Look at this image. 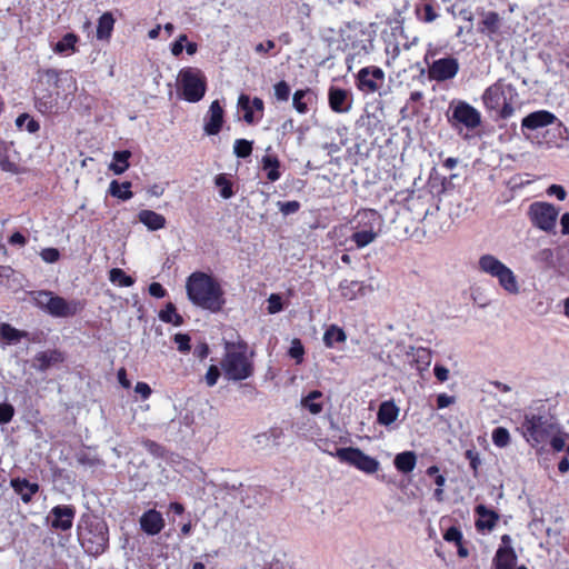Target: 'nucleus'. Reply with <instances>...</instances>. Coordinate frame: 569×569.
Segmentation results:
<instances>
[{"instance_id":"c9c22d12","label":"nucleus","mask_w":569,"mask_h":569,"mask_svg":"<svg viewBox=\"0 0 569 569\" xmlns=\"http://www.w3.org/2000/svg\"><path fill=\"white\" fill-rule=\"evenodd\" d=\"M159 319L166 323H172L173 326H181L183 318L177 312V308L172 302H168L166 307L160 310Z\"/></svg>"},{"instance_id":"2eb2a0df","label":"nucleus","mask_w":569,"mask_h":569,"mask_svg":"<svg viewBox=\"0 0 569 569\" xmlns=\"http://www.w3.org/2000/svg\"><path fill=\"white\" fill-rule=\"evenodd\" d=\"M238 106L243 111V121L248 124L258 123L263 118L264 103L259 97L252 100L247 94H240Z\"/></svg>"},{"instance_id":"1a4fd4ad","label":"nucleus","mask_w":569,"mask_h":569,"mask_svg":"<svg viewBox=\"0 0 569 569\" xmlns=\"http://www.w3.org/2000/svg\"><path fill=\"white\" fill-rule=\"evenodd\" d=\"M436 54L437 49L430 44L425 54V62L428 66L429 79L438 82L453 79L459 71L458 60L453 57H447L430 62V59Z\"/></svg>"},{"instance_id":"6e6d98bb","label":"nucleus","mask_w":569,"mask_h":569,"mask_svg":"<svg viewBox=\"0 0 569 569\" xmlns=\"http://www.w3.org/2000/svg\"><path fill=\"white\" fill-rule=\"evenodd\" d=\"M279 210L284 214H292L300 210V202L297 200L286 201V202H278Z\"/></svg>"},{"instance_id":"c756f323","label":"nucleus","mask_w":569,"mask_h":569,"mask_svg":"<svg viewBox=\"0 0 569 569\" xmlns=\"http://www.w3.org/2000/svg\"><path fill=\"white\" fill-rule=\"evenodd\" d=\"M312 91L311 89H299L293 93L292 106L298 113L305 114L309 111L311 103Z\"/></svg>"},{"instance_id":"49530a36","label":"nucleus","mask_w":569,"mask_h":569,"mask_svg":"<svg viewBox=\"0 0 569 569\" xmlns=\"http://www.w3.org/2000/svg\"><path fill=\"white\" fill-rule=\"evenodd\" d=\"M492 441L499 448H505L510 443V433L503 427H498L492 431Z\"/></svg>"},{"instance_id":"9d476101","label":"nucleus","mask_w":569,"mask_h":569,"mask_svg":"<svg viewBox=\"0 0 569 569\" xmlns=\"http://www.w3.org/2000/svg\"><path fill=\"white\" fill-rule=\"evenodd\" d=\"M383 219L372 209L358 211V248L372 242L382 230Z\"/></svg>"},{"instance_id":"69168bd1","label":"nucleus","mask_w":569,"mask_h":569,"mask_svg":"<svg viewBox=\"0 0 569 569\" xmlns=\"http://www.w3.org/2000/svg\"><path fill=\"white\" fill-rule=\"evenodd\" d=\"M445 540L449 542L460 543L462 539L461 531L456 527H450L443 535Z\"/></svg>"},{"instance_id":"0eeeda50","label":"nucleus","mask_w":569,"mask_h":569,"mask_svg":"<svg viewBox=\"0 0 569 569\" xmlns=\"http://www.w3.org/2000/svg\"><path fill=\"white\" fill-rule=\"evenodd\" d=\"M179 81L186 101L194 103L204 97L207 79L201 70L191 67L183 68L179 72Z\"/></svg>"},{"instance_id":"5fc2aeb1","label":"nucleus","mask_w":569,"mask_h":569,"mask_svg":"<svg viewBox=\"0 0 569 569\" xmlns=\"http://www.w3.org/2000/svg\"><path fill=\"white\" fill-rule=\"evenodd\" d=\"M32 300L34 305L43 310H46V301H48L51 296V291L48 290H38L32 291L31 293Z\"/></svg>"},{"instance_id":"37998d69","label":"nucleus","mask_w":569,"mask_h":569,"mask_svg":"<svg viewBox=\"0 0 569 569\" xmlns=\"http://www.w3.org/2000/svg\"><path fill=\"white\" fill-rule=\"evenodd\" d=\"M252 149L253 142L247 139H237L233 143V153L241 159L250 157Z\"/></svg>"},{"instance_id":"7ed1b4c3","label":"nucleus","mask_w":569,"mask_h":569,"mask_svg":"<svg viewBox=\"0 0 569 569\" xmlns=\"http://www.w3.org/2000/svg\"><path fill=\"white\" fill-rule=\"evenodd\" d=\"M226 353L221 367L230 380L240 381L253 375V361L248 355V345L244 341L226 342Z\"/></svg>"},{"instance_id":"680f3d73","label":"nucleus","mask_w":569,"mask_h":569,"mask_svg":"<svg viewBox=\"0 0 569 569\" xmlns=\"http://www.w3.org/2000/svg\"><path fill=\"white\" fill-rule=\"evenodd\" d=\"M282 300L281 297L277 293L270 295L268 299V312L271 315H274L277 312H280L282 310Z\"/></svg>"},{"instance_id":"c85d7f7f","label":"nucleus","mask_w":569,"mask_h":569,"mask_svg":"<svg viewBox=\"0 0 569 569\" xmlns=\"http://www.w3.org/2000/svg\"><path fill=\"white\" fill-rule=\"evenodd\" d=\"M393 465L399 472L409 473L417 465V456L413 451H403L395 457Z\"/></svg>"},{"instance_id":"20e7f679","label":"nucleus","mask_w":569,"mask_h":569,"mask_svg":"<svg viewBox=\"0 0 569 569\" xmlns=\"http://www.w3.org/2000/svg\"><path fill=\"white\" fill-rule=\"evenodd\" d=\"M558 429V420L547 411L526 412L521 425L522 435L532 447L547 442Z\"/></svg>"},{"instance_id":"dca6fc26","label":"nucleus","mask_w":569,"mask_h":569,"mask_svg":"<svg viewBox=\"0 0 569 569\" xmlns=\"http://www.w3.org/2000/svg\"><path fill=\"white\" fill-rule=\"evenodd\" d=\"M34 107L44 114L51 116L59 112V92L54 90L38 89L33 90Z\"/></svg>"},{"instance_id":"4be33fe9","label":"nucleus","mask_w":569,"mask_h":569,"mask_svg":"<svg viewBox=\"0 0 569 569\" xmlns=\"http://www.w3.org/2000/svg\"><path fill=\"white\" fill-rule=\"evenodd\" d=\"M61 72L57 69H39L34 80L33 90L47 89L54 90L58 88Z\"/></svg>"},{"instance_id":"f257e3e1","label":"nucleus","mask_w":569,"mask_h":569,"mask_svg":"<svg viewBox=\"0 0 569 569\" xmlns=\"http://www.w3.org/2000/svg\"><path fill=\"white\" fill-rule=\"evenodd\" d=\"M190 302L204 310L219 312L226 303L224 291L219 281L203 271L192 272L186 281Z\"/></svg>"},{"instance_id":"4c0bfd02","label":"nucleus","mask_w":569,"mask_h":569,"mask_svg":"<svg viewBox=\"0 0 569 569\" xmlns=\"http://www.w3.org/2000/svg\"><path fill=\"white\" fill-rule=\"evenodd\" d=\"M496 561L498 569H511L515 561V553L511 548L501 547L497 550Z\"/></svg>"},{"instance_id":"a211bd4d","label":"nucleus","mask_w":569,"mask_h":569,"mask_svg":"<svg viewBox=\"0 0 569 569\" xmlns=\"http://www.w3.org/2000/svg\"><path fill=\"white\" fill-rule=\"evenodd\" d=\"M223 109L218 100L211 102L204 122V131L209 136L218 134L223 126Z\"/></svg>"},{"instance_id":"423d86ee","label":"nucleus","mask_w":569,"mask_h":569,"mask_svg":"<svg viewBox=\"0 0 569 569\" xmlns=\"http://www.w3.org/2000/svg\"><path fill=\"white\" fill-rule=\"evenodd\" d=\"M478 269L496 278L507 293L518 295L520 292L519 282L513 271L493 254H482L478 260Z\"/></svg>"},{"instance_id":"72a5a7b5","label":"nucleus","mask_w":569,"mask_h":569,"mask_svg":"<svg viewBox=\"0 0 569 569\" xmlns=\"http://www.w3.org/2000/svg\"><path fill=\"white\" fill-rule=\"evenodd\" d=\"M28 332L18 330L9 323L0 325V339L4 340L7 343H17L22 338H27Z\"/></svg>"},{"instance_id":"bf43d9fd","label":"nucleus","mask_w":569,"mask_h":569,"mask_svg":"<svg viewBox=\"0 0 569 569\" xmlns=\"http://www.w3.org/2000/svg\"><path fill=\"white\" fill-rule=\"evenodd\" d=\"M465 456L469 460L470 468L472 469L473 475L477 476L478 469L481 465L479 453L475 449H469L466 451Z\"/></svg>"},{"instance_id":"2f4dec72","label":"nucleus","mask_w":569,"mask_h":569,"mask_svg":"<svg viewBox=\"0 0 569 569\" xmlns=\"http://www.w3.org/2000/svg\"><path fill=\"white\" fill-rule=\"evenodd\" d=\"M131 186L130 181L120 183L118 180H112L109 184L108 193L122 201H127L133 197Z\"/></svg>"},{"instance_id":"c03bdc74","label":"nucleus","mask_w":569,"mask_h":569,"mask_svg":"<svg viewBox=\"0 0 569 569\" xmlns=\"http://www.w3.org/2000/svg\"><path fill=\"white\" fill-rule=\"evenodd\" d=\"M411 357L412 361L417 362L419 366L423 368L429 367L432 358L431 350L427 348H411Z\"/></svg>"},{"instance_id":"f03ea898","label":"nucleus","mask_w":569,"mask_h":569,"mask_svg":"<svg viewBox=\"0 0 569 569\" xmlns=\"http://www.w3.org/2000/svg\"><path fill=\"white\" fill-rule=\"evenodd\" d=\"M78 540L83 550L98 557L109 547V528L104 520L97 516L84 513L77 525Z\"/></svg>"},{"instance_id":"052dcab7","label":"nucleus","mask_w":569,"mask_h":569,"mask_svg":"<svg viewBox=\"0 0 569 569\" xmlns=\"http://www.w3.org/2000/svg\"><path fill=\"white\" fill-rule=\"evenodd\" d=\"M40 256L47 263H54L60 259V252L56 248H44L41 250Z\"/></svg>"},{"instance_id":"864d4df0","label":"nucleus","mask_w":569,"mask_h":569,"mask_svg":"<svg viewBox=\"0 0 569 569\" xmlns=\"http://www.w3.org/2000/svg\"><path fill=\"white\" fill-rule=\"evenodd\" d=\"M173 341L177 345V348L182 353H188L191 350V338L187 333H176L173 337Z\"/></svg>"},{"instance_id":"de8ad7c7","label":"nucleus","mask_w":569,"mask_h":569,"mask_svg":"<svg viewBox=\"0 0 569 569\" xmlns=\"http://www.w3.org/2000/svg\"><path fill=\"white\" fill-rule=\"evenodd\" d=\"M288 355L290 358L295 359L298 365L303 361L305 347L300 339L295 338L291 341V346L288 350Z\"/></svg>"},{"instance_id":"6e6552de","label":"nucleus","mask_w":569,"mask_h":569,"mask_svg":"<svg viewBox=\"0 0 569 569\" xmlns=\"http://www.w3.org/2000/svg\"><path fill=\"white\" fill-rule=\"evenodd\" d=\"M559 208L545 201L532 202L527 211L531 224L547 233H555Z\"/></svg>"},{"instance_id":"412c9836","label":"nucleus","mask_w":569,"mask_h":569,"mask_svg":"<svg viewBox=\"0 0 569 569\" xmlns=\"http://www.w3.org/2000/svg\"><path fill=\"white\" fill-rule=\"evenodd\" d=\"M556 120L557 117L553 113L547 110H539L525 117L521 124L527 129L536 130L552 124Z\"/></svg>"},{"instance_id":"8fccbe9b","label":"nucleus","mask_w":569,"mask_h":569,"mask_svg":"<svg viewBox=\"0 0 569 569\" xmlns=\"http://www.w3.org/2000/svg\"><path fill=\"white\" fill-rule=\"evenodd\" d=\"M569 438V435L561 431L559 427L558 432H555L549 440L552 449L557 452L562 451L566 448V440Z\"/></svg>"},{"instance_id":"13d9d810","label":"nucleus","mask_w":569,"mask_h":569,"mask_svg":"<svg viewBox=\"0 0 569 569\" xmlns=\"http://www.w3.org/2000/svg\"><path fill=\"white\" fill-rule=\"evenodd\" d=\"M378 288V283L376 279L370 276L368 281H361L360 286L358 287V296H366L368 293L373 292Z\"/></svg>"},{"instance_id":"0e129e2a","label":"nucleus","mask_w":569,"mask_h":569,"mask_svg":"<svg viewBox=\"0 0 569 569\" xmlns=\"http://www.w3.org/2000/svg\"><path fill=\"white\" fill-rule=\"evenodd\" d=\"M420 19L425 22H432L437 19L438 14L435 11L433 7L429 3H426L420 11Z\"/></svg>"},{"instance_id":"4468645a","label":"nucleus","mask_w":569,"mask_h":569,"mask_svg":"<svg viewBox=\"0 0 569 569\" xmlns=\"http://www.w3.org/2000/svg\"><path fill=\"white\" fill-rule=\"evenodd\" d=\"M479 32L487 36L489 40L497 46L500 44L505 38L502 30V19L497 12H486L479 23Z\"/></svg>"},{"instance_id":"774afa93","label":"nucleus","mask_w":569,"mask_h":569,"mask_svg":"<svg viewBox=\"0 0 569 569\" xmlns=\"http://www.w3.org/2000/svg\"><path fill=\"white\" fill-rule=\"evenodd\" d=\"M134 391L139 393L143 400L148 399L152 392L150 386L142 381L137 382Z\"/></svg>"},{"instance_id":"e2e57ef3","label":"nucleus","mask_w":569,"mask_h":569,"mask_svg":"<svg viewBox=\"0 0 569 569\" xmlns=\"http://www.w3.org/2000/svg\"><path fill=\"white\" fill-rule=\"evenodd\" d=\"M219 377H220L219 368L216 365H211L208 368L207 373L204 376L206 383L209 387H213L218 382Z\"/></svg>"},{"instance_id":"cd10ccee","label":"nucleus","mask_w":569,"mask_h":569,"mask_svg":"<svg viewBox=\"0 0 569 569\" xmlns=\"http://www.w3.org/2000/svg\"><path fill=\"white\" fill-rule=\"evenodd\" d=\"M114 18L111 12H104L98 20L97 39L108 41L111 38L114 28Z\"/></svg>"},{"instance_id":"338daca9","label":"nucleus","mask_w":569,"mask_h":569,"mask_svg":"<svg viewBox=\"0 0 569 569\" xmlns=\"http://www.w3.org/2000/svg\"><path fill=\"white\" fill-rule=\"evenodd\" d=\"M149 293H150V296L160 299V298L166 297L167 290L162 287L161 283L152 282L149 286Z\"/></svg>"},{"instance_id":"473e14b6","label":"nucleus","mask_w":569,"mask_h":569,"mask_svg":"<svg viewBox=\"0 0 569 569\" xmlns=\"http://www.w3.org/2000/svg\"><path fill=\"white\" fill-rule=\"evenodd\" d=\"M322 398V392L312 390L301 399V406L312 415H319L323 409V403L319 401Z\"/></svg>"},{"instance_id":"a878e982","label":"nucleus","mask_w":569,"mask_h":569,"mask_svg":"<svg viewBox=\"0 0 569 569\" xmlns=\"http://www.w3.org/2000/svg\"><path fill=\"white\" fill-rule=\"evenodd\" d=\"M261 167H262V170L266 172V177H267L268 181L274 182L280 179L281 162H280L278 156L269 154V153L264 154L261 158Z\"/></svg>"},{"instance_id":"5701e85b","label":"nucleus","mask_w":569,"mask_h":569,"mask_svg":"<svg viewBox=\"0 0 569 569\" xmlns=\"http://www.w3.org/2000/svg\"><path fill=\"white\" fill-rule=\"evenodd\" d=\"M64 357L59 350L40 351L33 358V368L38 371L44 372L51 366L62 362Z\"/></svg>"},{"instance_id":"a18cd8bd","label":"nucleus","mask_w":569,"mask_h":569,"mask_svg":"<svg viewBox=\"0 0 569 569\" xmlns=\"http://www.w3.org/2000/svg\"><path fill=\"white\" fill-rule=\"evenodd\" d=\"M16 124L18 128H22L26 126V130L30 133H36L40 130V123L30 117L28 113H21L17 120Z\"/></svg>"},{"instance_id":"9b49d317","label":"nucleus","mask_w":569,"mask_h":569,"mask_svg":"<svg viewBox=\"0 0 569 569\" xmlns=\"http://www.w3.org/2000/svg\"><path fill=\"white\" fill-rule=\"evenodd\" d=\"M450 111L449 122L457 130L463 127L471 131L481 124L480 112L466 101L451 102Z\"/></svg>"},{"instance_id":"ea45409f","label":"nucleus","mask_w":569,"mask_h":569,"mask_svg":"<svg viewBox=\"0 0 569 569\" xmlns=\"http://www.w3.org/2000/svg\"><path fill=\"white\" fill-rule=\"evenodd\" d=\"M347 100V93L341 89H331L329 92V103L332 110L335 111H343L345 103Z\"/></svg>"},{"instance_id":"6ab92c4d","label":"nucleus","mask_w":569,"mask_h":569,"mask_svg":"<svg viewBox=\"0 0 569 569\" xmlns=\"http://www.w3.org/2000/svg\"><path fill=\"white\" fill-rule=\"evenodd\" d=\"M140 527L143 532L149 536H156L164 528V519L156 509L143 512L140 518Z\"/></svg>"},{"instance_id":"09e8293b","label":"nucleus","mask_w":569,"mask_h":569,"mask_svg":"<svg viewBox=\"0 0 569 569\" xmlns=\"http://www.w3.org/2000/svg\"><path fill=\"white\" fill-rule=\"evenodd\" d=\"M335 456L341 461L356 466V448H337Z\"/></svg>"},{"instance_id":"58836bf2","label":"nucleus","mask_w":569,"mask_h":569,"mask_svg":"<svg viewBox=\"0 0 569 569\" xmlns=\"http://www.w3.org/2000/svg\"><path fill=\"white\" fill-rule=\"evenodd\" d=\"M214 184L219 189V193L223 199H230L233 192V183L224 173H219L214 178Z\"/></svg>"},{"instance_id":"aec40b11","label":"nucleus","mask_w":569,"mask_h":569,"mask_svg":"<svg viewBox=\"0 0 569 569\" xmlns=\"http://www.w3.org/2000/svg\"><path fill=\"white\" fill-rule=\"evenodd\" d=\"M10 486L24 503L31 502L33 496L38 493L40 489L37 482H30L27 478L20 477L12 478Z\"/></svg>"},{"instance_id":"4d7b16f0","label":"nucleus","mask_w":569,"mask_h":569,"mask_svg":"<svg viewBox=\"0 0 569 569\" xmlns=\"http://www.w3.org/2000/svg\"><path fill=\"white\" fill-rule=\"evenodd\" d=\"M14 415V408L10 403H0V425L10 422Z\"/></svg>"},{"instance_id":"39448f33","label":"nucleus","mask_w":569,"mask_h":569,"mask_svg":"<svg viewBox=\"0 0 569 569\" xmlns=\"http://www.w3.org/2000/svg\"><path fill=\"white\" fill-rule=\"evenodd\" d=\"M517 100L518 92L516 87L503 79L488 87L482 94L485 107L496 111L503 119L513 114Z\"/></svg>"},{"instance_id":"a19ab883","label":"nucleus","mask_w":569,"mask_h":569,"mask_svg":"<svg viewBox=\"0 0 569 569\" xmlns=\"http://www.w3.org/2000/svg\"><path fill=\"white\" fill-rule=\"evenodd\" d=\"M109 279L111 282L119 284L120 287H131L134 283V279L128 276L122 269L113 268L109 272Z\"/></svg>"},{"instance_id":"7c9ffc66","label":"nucleus","mask_w":569,"mask_h":569,"mask_svg":"<svg viewBox=\"0 0 569 569\" xmlns=\"http://www.w3.org/2000/svg\"><path fill=\"white\" fill-rule=\"evenodd\" d=\"M347 337L345 331L336 326H329L323 333V343L327 348H335L339 343H343Z\"/></svg>"},{"instance_id":"f3484780","label":"nucleus","mask_w":569,"mask_h":569,"mask_svg":"<svg viewBox=\"0 0 569 569\" xmlns=\"http://www.w3.org/2000/svg\"><path fill=\"white\" fill-rule=\"evenodd\" d=\"M385 83V73L378 67L365 68L358 72V89L376 92Z\"/></svg>"},{"instance_id":"79ce46f5","label":"nucleus","mask_w":569,"mask_h":569,"mask_svg":"<svg viewBox=\"0 0 569 569\" xmlns=\"http://www.w3.org/2000/svg\"><path fill=\"white\" fill-rule=\"evenodd\" d=\"M379 466L380 465L376 459L358 450V469L367 473H373L379 469Z\"/></svg>"},{"instance_id":"ddd939ff","label":"nucleus","mask_w":569,"mask_h":569,"mask_svg":"<svg viewBox=\"0 0 569 569\" xmlns=\"http://www.w3.org/2000/svg\"><path fill=\"white\" fill-rule=\"evenodd\" d=\"M76 508L72 505L54 506L49 512L50 526L57 531H68L73 526Z\"/></svg>"},{"instance_id":"f704fd0d","label":"nucleus","mask_w":569,"mask_h":569,"mask_svg":"<svg viewBox=\"0 0 569 569\" xmlns=\"http://www.w3.org/2000/svg\"><path fill=\"white\" fill-rule=\"evenodd\" d=\"M131 152L129 150L116 151L113 153V162L109 166V169L116 174L123 173L129 168V158Z\"/></svg>"},{"instance_id":"393cba45","label":"nucleus","mask_w":569,"mask_h":569,"mask_svg":"<svg viewBox=\"0 0 569 569\" xmlns=\"http://www.w3.org/2000/svg\"><path fill=\"white\" fill-rule=\"evenodd\" d=\"M138 219L151 231H157L164 228L167 222L163 214L149 209L140 210L138 213Z\"/></svg>"},{"instance_id":"e433bc0d","label":"nucleus","mask_w":569,"mask_h":569,"mask_svg":"<svg viewBox=\"0 0 569 569\" xmlns=\"http://www.w3.org/2000/svg\"><path fill=\"white\" fill-rule=\"evenodd\" d=\"M79 38L76 33H72V32H69V33H66L61 40H59L53 50L56 53H66L68 51H72L74 52L76 51V44L78 42Z\"/></svg>"},{"instance_id":"3c124183","label":"nucleus","mask_w":569,"mask_h":569,"mask_svg":"<svg viewBox=\"0 0 569 569\" xmlns=\"http://www.w3.org/2000/svg\"><path fill=\"white\" fill-rule=\"evenodd\" d=\"M274 97L278 101H288L290 97V86L284 81H278L273 86Z\"/></svg>"},{"instance_id":"bb28decb","label":"nucleus","mask_w":569,"mask_h":569,"mask_svg":"<svg viewBox=\"0 0 569 569\" xmlns=\"http://www.w3.org/2000/svg\"><path fill=\"white\" fill-rule=\"evenodd\" d=\"M399 412L400 409L395 405L393 401H383L379 406L377 415L378 422L388 427L397 420Z\"/></svg>"},{"instance_id":"603ef678","label":"nucleus","mask_w":569,"mask_h":569,"mask_svg":"<svg viewBox=\"0 0 569 569\" xmlns=\"http://www.w3.org/2000/svg\"><path fill=\"white\" fill-rule=\"evenodd\" d=\"M141 445L142 447L149 452L151 453L152 456L157 457V458H162L163 455H164V449L161 445H159L158 442H156L154 440H151V439H142L141 440Z\"/></svg>"},{"instance_id":"b1692460","label":"nucleus","mask_w":569,"mask_h":569,"mask_svg":"<svg viewBox=\"0 0 569 569\" xmlns=\"http://www.w3.org/2000/svg\"><path fill=\"white\" fill-rule=\"evenodd\" d=\"M475 511L478 516L476 521L477 529L491 531L499 520V515L483 505L477 506Z\"/></svg>"},{"instance_id":"f8f14e48","label":"nucleus","mask_w":569,"mask_h":569,"mask_svg":"<svg viewBox=\"0 0 569 569\" xmlns=\"http://www.w3.org/2000/svg\"><path fill=\"white\" fill-rule=\"evenodd\" d=\"M84 308V303L79 300L68 301L64 298L53 295L49 297L48 301H46V311L57 318H68L73 317L77 313L81 312Z\"/></svg>"}]
</instances>
